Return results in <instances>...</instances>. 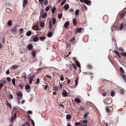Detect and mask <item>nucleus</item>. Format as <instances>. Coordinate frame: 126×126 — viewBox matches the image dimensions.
<instances>
[{
  "mask_svg": "<svg viewBox=\"0 0 126 126\" xmlns=\"http://www.w3.org/2000/svg\"><path fill=\"white\" fill-rule=\"evenodd\" d=\"M80 1L81 2L85 3L87 4L90 5L91 4V1L90 0H80Z\"/></svg>",
  "mask_w": 126,
  "mask_h": 126,
  "instance_id": "nucleus-1",
  "label": "nucleus"
},
{
  "mask_svg": "<svg viewBox=\"0 0 126 126\" xmlns=\"http://www.w3.org/2000/svg\"><path fill=\"white\" fill-rule=\"evenodd\" d=\"M28 0H23V7L25 8L26 5L28 4Z\"/></svg>",
  "mask_w": 126,
  "mask_h": 126,
  "instance_id": "nucleus-2",
  "label": "nucleus"
},
{
  "mask_svg": "<svg viewBox=\"0 0 126 126\" xmlns=\"http://www.w3.org/2000/svg\"><path fill=\"white\" fill-rule=\"evenodd\" d=\"M62 94L63 97L67 96V92L65 90H63L62 93Z\"/></svg>",
  "mask_w": 126,
  "mask_h": 126,
  "instance_id": "nucleus-3",
  "label": "nucleus"
},
{
  "mask_svg": "<svg viewBox=\"0 0 126 126\" xmlns=\"http://www.w3.org/2000/svg\"><path fill=\"white\" fill-rule=\"evenodd\" d=\"M109 108H110V109H109L107 107H106V111L108 112H109L111 111V110H112V108L111 107H109Z\"/></svg>",
  "mask_w": 126,
  "mask_h": 126,
  "instance_id": "nucleus-4",
  "label": "nucleus"
},
{
  "mask_svg": "<svg viewBox=\"0 0 126 126\" xmlns=\"http://www.w3.org/2000/svg\"><path fill=\"white\" fill-rule=\"evenodd\" d=\"M112 102V101L111 99H110L108 100H107L105 104H110Z\"/></svg>",
  "mask_w": 126,
  "mask_h": 126,
  "instance_id": "nucleus-5",
  "label": "nucleus"
},
{
  "mask_svg": "<svg viewBox=\"0 0 126 126\" xmlns=\"http://www.w3.org/2000/svg\"><path fill=\"white\" fill-rule=\"evenodd\" d=\"M17 30V26L15 27L14 28L11 30V32H16Z\"/></svg>",
  "mask_w": 126,
  "mask_h": 126,
  "instance_id": "nucleus-6",
  "label": "nucleus"
},
{
  "mask_svg": "<svg viewBox=\"0 0 126 126\" xmlns=\"http://www.w3.org/2000/svg\"><path fill=\"white\" fill-rule=\"evenodd\" d=\"M38 38L37 37H35L33 38V41L34 42H36L38 41Z\"/></svg>",
  "mask_w": 126,
  "mask_h": 126,
  "instance_id": "nucleus-7",
  "label": "nucleus"
},
{
  "mask_svg": "<svg viewBox=\"0 0 126 126\" xmlns=\"http://www.w3.org/2000/svg\"><path fill=\"white\" fill-rule=\"evenodd\" d=\"M32 33V32L30 31H27L26 33V34L28 36H30Z\"/></svg>",
  "mask_w": 126,
  "mask_h": 126,
  "instance_id": "nucleus-8",
  "label": "nucleus"
},
{
  "mask_svg": "<svg viewBox=\"0 0 126 126\" xmlns=\"http://www.w3.org/2000/svg\"><path fill=\"white\" fill-rule=\"evenodd\" d=\"M36 53V51L34 50H32V55L34 57H35Z\"/></svg>",
  "mask_w": 126,
  "mask_h": 126,
  "instance_id": "nucleus-9",
  "label": "nucleus"
},
{
  "mask_svg": "<svg viewBox=\"0 0 126 126\" xmlns=\"http://www.w3.org/2000/svg\"><path fill=\"white\" fill-rule=\"evenodd\" d=\"M89 113L88 112H87L84 114L83 115V117L84 119L86 118L88 115H89Z\"/></svg>",
  "mask_w": 126,
  "mask_h": 126,
  "instance_id": "nucleus-10",
  "label": "nucleus"
},
{
  "mask_svg": "<svg viewBox=\"0 0 126 126\" xmlns=\"http://www.w3.org/2000/svg\"><path fill=\"white\" fill-rule=\"evenodd\" d=\"M126 12L125 11L123 13L121 14V19H122L124 18L126 14Z\"/></svg>",
  "mask_w": 126,
  "mask_h": 126,
  "instance_id": "nucleus-11",
  "label": "nucleus"
},
{
  "mask_svg": "<svg viewBox=\"0 0 126 126\" xmlns=\"http://www.w3.org/2000/svg\"><path fill=\"white\" fill-rule=\"evenodd\" d=\"M114 52H115V54L117 55L119 58H120L121 57L120 54L116 50L114 51Z\"/></svg>",
  "mask_w": 126,
  "mask_h": 126,
  "instance_id": "nucleus-12",
  "label": "nucleus"
},
{
  "mask_svg": "<svg viewBox=\"0 0 126 126\" xmlns=\"http://www.w3.org/2000/svg\"><path fill=\"white\" fill-rule=\"evenodd\" d=\"M69 25V22L68 21H67L64 24V27L65 28L66 27H67Z\"/></svg>",
  "mask_w": 126,
  "mask_h": 126,
  "instance_id": "nucleus-13",
  "label": "nucleus"
},
{
  "mask_svg": "<svg viewBox=\"0 0 126 126\" xmlns=\"http://www.w3.org/2000/svg\"><path fill=\"white\" fill-rule=\"evenodd\" d=\"M120 93L122 94H124V89H122L120 90L119 91Z\"/></svg>",
  "mask_w": 126,
  "mask_h": 126,
  "instance_id": "nucleus-14",
  "label": "nucleus"
},
{
  "mask_svg": "<svg viewBox=\"0 0 126 126\" xmlns=\"http://www.w3.org/2000/svg\"><path fill=\"white\" fill-rule=\"evenodd\" d=\"M32 46L31 44H29L28 46V48L29 50L31 49L32 48Z\"/></svg>",
  "mask_w": 126,
  "mask_h": 126,
  "instance_id": "nucleus-15",
  "label": "nucleus"
},
{
  "mask_svg": "<svg viewBox=\"0 0 126 126\" xmlns=\"http://www.w3.org/2000/svg\"><path fill=\"white\" fill-rule=\"evenodd\" d=\"M40 26L41 27H43L45 26V23L42 22H40Z\"/></svg>",
  "mask_w": 126,
  "mask_h": 126,
  "instance_id": "nucleus-16",
  "label": "nucleus"
},
{
  "mask_svg": "<svg viewBox=\"0 0 126 126\" xmlns=\"http://www.w3.org/2000/svg\"><path fill=\"white\" fill-rule=\"evenodd\" d=\"M17 95L18 97H20L22 95L21 92H18L17 93Z\"/></svg>",
  "mask_w": 126,
  "mask_h": 126,
  "instance_id": "nucleus-17",
  "label": "nucleus"
},
{
  "mask_svg": "<svg viewBox=\"0 0 126 126\" xmlns=\"http://www.w3.org/2000/svg\"><path fill=\"white\" fill-rule=\"evenodd\" d=\"M6 104L10 108H12V106L10 103H8V102L6 101Z\"/></svg>",
  "mask_w": 126,
  "mask_h": 126,
  "instance_id": "nucleus-18",
  "label": "nucleus"
},
{
  "mask_svg": "<svg viewBox=\"0 0 126 126\" xmlns=\"http://www.w3.org/2000/svg\"><path fill=\"white\" fill-rule=\"evenodd\" d=\"M47 15V14L46 13H45L44 14L42 15V17L43 18H45Z\"/></svg>",
  "mask_w": 126,
  "mask_h": 126,
  "instance_id": "nucleus-19",
  "label": "nucleus"
},
{
  "mask_svg": "<svg viewBox=\"0 0 126 126\" xmlns=\"http://www.w3.org/2000/svg\"><path fill=\"white\" fill-rule=\"evenodd\" d=\"M69 8V5L68 4L65 5L64 6V9L66 10H67Z\"/></svg>",
  "mask_w": 126,
  "mask_h": 126,
  "instance_id": "nucleus-20",
  "label": "nucleus"
},
{
  "mask_svg": "<svg viewBox=\"0 0 126 126\" xmlns=\"http://www.w3.org/2000/svg\"><path fill=\"white\" fill-rule=\"evenodd\" d=\"M75 62L76 64L77 65V66L79 68L80 67V64L79 62H77L76 61H75Z\"/></svg>",
  "mask_w": 126,
  "mask_h": 126,
  "instance_id": "nucleus-21",
  "label": "nucleus"
},
{
  "mask_svg": "<svg viewBox=\"0 0 126 126\" xmlns=\"http://www.w3.org/2000/svg\"><path fill=\"white\" fill-rule=\"evenodd\" d=\"M46 38L45 36L41 37L39 38L40 40L42 41H43Z\"/></svg>",
  "mask_w": 126,
  "mask_h": 126,
  "instance_id": "nucleus-22",
  "label": "nucleus"
},
{
  "mask_svg": "<svg viewBox=\"0 0 126 126\" xmlns=\"http://www.w3.org/2000/svg\"><path fill=\"white\" fill-rule=\"evenodd\" d=\"M18 67V66L17 65H13L11 67L12 68L14 69L17 68Z\"/></svg>",
  "mask_w": 126,
  "mask_h": 126,
  "instance_id": "nucleus-23",
  "label": "nucleus"
},
{
  "mask_svg": "<svg viewBox=\"0 0 126 126\" xmlns=\"http://www.w3.org/2000/svg\"><path fill=\"white\" fill-rule=\"evenodd\" d=\"M12 25V21L11 20L9 21L8 22V25L9 26H11Z\"/></svg>",
  "mask_w": 126,
  "mask_h": 126,
  "instance_id": "nucleus-24",
  "label": "nucleus"
},
{
  "mask_svg": "<svg viewBox=\"0 0 126 126\" xmlns=\"http://www.w3.org/2000/svg\"><path fill=\"white\" fill-rule=\"evenodd\" d=\"M120 71L122 72V73H125V71H124L123 69V68L122 67H120Z\"/></svg>",
  "mask_w": 126,
  "mask_h": 126,
  "instance_id": "nucleus-25",
  "label": "nucleus"
},
{
  "mask_svg": "<svg viewBox=\"0 0 126 126\" xmlns=\"http://www.w3.org/2000/svg\"><path fill=\"white\" fill-rule=\"evenodd\" d=\"M22 77H23L25 79L26 78V73L25 72H24L22 74Z\"/></svg>",
  "mask_w": 126,
  "mask_h": 126,
  "instance_id": "nucleus-26",
  "label": "nucleus"
},
{
  "mask_svg": "<svg viewBox=\"0 0 126 126\" xmlns=\"http://www.w3.org/2000/svg\"><path fill=\"white\" fill-rule=\"evenodd\" d=\"M123 24L122 23H121V24H120V27L119 28V29L120 30H122L123 29Z\"/></svg>",
  "mask_w": 126,
  "mask_h": 126,
  "instance_id": "nucleus-27",
  "label": "nucleus"
},
{
  "mask_svg": "<svg viewBox=\"0 0 126 126\" xmlns=\"http://www.w3.org/2000/svg\"><path fill=\"white\" fill-rule=\"evenodd\" d=\"M75 102L77 103H79L80 102V101L79 100L78 98H75Z\"/></svg>",
  "mask_w": 126,
  "mask_h": 126,
  "instance_id": "nucleus-28",
  "label": "nucleus"
},
{
  "mask_svg": "<svg viewBox=\"0 0 126 126\" xmlns=\"http://www.w3.org/2000/svg\"><path fill=\"white\" fill-rule=\"evenodd\" d=\"M79 10L77 9L75 11V14L76 16H78L79 15Z\"/></svg>",
  "mask_w": 126,
  "mask_h": 126,
  "instance_id": "nucleus-29",
  "label": "nucleus"
},
{
  "mask_svg": "<svg viewBox=\"0 0 126 126\" xmlns=\"http://www.w3.org/2000/svg\"><path fill=\"white\" fill-rule=\"evenodd\" d=\"M47 36L48 37H50L52 36V33L51 32H49Z\"/></svg>",
  "mask_w": 126,
  "mask_h": 126,
  "instance_id": "nucleus-30",
  "label": "nucleus"
},
{
  "mask_svg": "<svg viewBox=\"0 0 126 126\" xmlns=\"http://www.w3.org/2000/svg\"><path fill=\"white\" fill-rule=\"evenodd\" d=\"M49 26L50 28L52 29V28L51 22L50 21H49Z\"/></svg>",
  "mask_w": 126,
  "mask_h": 126,
  "instance_id": "nucleus-31",
  "label": "nucleus"
},
{
  "mask_svg": "<svg viewBox=\"0 0 126 126\" xmlns=\"http://www.w3.org/2000/svg\"><path fill=\"white\" fill-rule=\"evenodd\" d=\"M56 10V8L54 7H53L52 9V10H51L52 13H54L55 12V11Z\"/></svg>",
  "mask_w": 126,
  "mask_h": 126,
  "instance_id": "nucleus-32",
  "label": "nucleus"
},
{
  "mask_svg": "<svg viewBox=\"0 0 126 126\" xmlns=\"http://www.w3.org/2000/svg\"><path fill=\"white\" fill-rule=\"evenodd\" d=\"M30 124L29 123H25L22 126H29Z\"/></svg>",
  "mask_w": 126,
  "mask_h": 126,
  "instance_id": "nucleus-33",
  "label": "nucleus"
},
{
  "mask_svg": "<svg viewBox=\"0 0 126 126\" xmlns=\"http://www.w3.org/2000/svg\"><path fill=\"white\" fill-rule=\"evenodd\" d=\"M52 23L53 24H55L56 22V20L55 18H53L52 19Z\"/></svg>",
  "mask_w": 126,
  "mask_h": 126,
  "instance_id": "nucleus-34",
  "label": "nucleus"
},
{
  "mask_svg": "<svg viewBox=\"0 0 126 126\" xmlns=\"http://www.w3.org/2000/svg\"><path fill=\"white\" fill-rule=\"evenodd\" d=\"M71 118V116L70 115L68 114L66 116V118L67 119H70Z\"/></svg>",
  "mask_w": 126,
  "mask_h": 126,
  "instance_id": "nucleus-35",
  "label": "nucleus"
},
{
  "mask_svg": "<svg viewBox=\"0 0 126 126\" xmlns=\"http://www.w3.org/2000/svg\"><path fill=\"white\" fill-rule=\"evenodd\" d=\"M29 84H31L33 79H32V78H31L30 77L29 78Z\"/></svg>",
  "mask_w": 126,
  "mask_h": 126,
  "instance_id": "nucleus-36",
  "label": "nucleus"
},
{
  "mask_svg": "<svg viewBox=\"0 0 126 126\" xmlns=\"http://www.w3.org/2000/svg\"><path fill=\"white\" fill-rule=\"evenodd\" d=\"M8 98L10 99H12L13 98V96L11 94H10L8 95Z\"/></svg>",
  "mask_w": 126,
  "mask_h": 126,
  "instance_id": "nucleus-37",
  "label": "nucleus"
},
{
  "mask_svg": "<svg viewBox=\"0 0 126 126\" xmlns=\"http://www.w3.org/2000/svg\"><path fill=\"white\" fill-rule=\"evenodd\" d=\"M73 22L74 25H76V20L75 19H74L73 20Z\"/></svg>",
  "mask_w": 126,
  "mask_h": 126,
  "instance_id": "nucleus-38",
  "label": "nucleus"
},
{
  "mask_svg": "<svg viewBox=\"0 0 126 126\" xmlns=\"http://www.w3.org/2000/svg\"><path fill=\"white\" fill-rule=\"evenodd\" d=\"M114 93H115L114 91H111L110 94L111 96L112 97L114 96Z\"/></svg>",
  "mask_w": 126,
  "mask_h": 126,
  "instance_id": "nucleus-39",
  "label": "nucleus"
},
{
  "mask_svg": "<svg viewBox=\"0 0 126 126\" xmlns=\"http://www.w3.org/2000/svg\"><path fill=\"white\" fill-rule=\"evenodd\" d=\"M121 54L123 56L126 57V52L121 53Z\"/></svg>",
  "mask_w": 126,
  "mask_h": 126,
  "instance_id": "nucleus-40",
  "label": "nucleus"
},
{
  "mask_svg": "<svg viewBox=\"0 0 126 126\" xmlns=\"http://www.w3.org/2000/svg\"><path fill=\"white\" fill-rule=\"evenodd\" d=\"M82 29V28H78L77 29V31L78 32H80Z\"/></svg>",
  "mask_w": 126,
  "mask_h": 126,
  "instance_id": "nucleus-41",
  "label": "nucleus"
},
{
  "mask_svg": "<svg viewBox=\"0 0 126 126\" xmlns=\"http://www.w3.org/2000/svg\"><path fill=\"white\" fill-rule=\"evenodd\" d=\"M48 3V1L47 0H45L44 2V4L45 5H47Z\"/></svg>",
  "mask_w": 126,
  "mask_h": 126,
  "instance_id": "nucleus-42",
  "label": "nucleus"
},
{
  "mask_svg": "<svg viewBox=\"0 0 126 126\" xmlns=\"http://www.w3.org/2000/svg\"><path fill=\"white\" fill-rule=\"evenodd\" d=\"M30 86L28 85H26L25 87V89H30Z\"/></svg>",
  "mask_w": 126,
  "mask_h": 126,
  "instance_id": "nucleus-43",
  "label": "nucleus"
},
{
  "mask_svg": "<svg viewBox=\"0 0 126 126\" xmlns=\"http://www.w3.org/2000/svg\"><path fill=\"white\" fill-rule=\"evenodd\" d=\"M61 77L60 78V79L61 81H63L64 80V77L63 75L62 74L61 75Z\"/></svg>",
  "mask_w": 126,
  "mask_h": 126,
  "instance_id": "nucleus-44",
  "label": "nucleus"
},
{
  "mask_svg": "<svg viewBox=\"0 0 126 126\" xmlns=\"http://www.w3.org/2000/svg\"><path fill=\"white\" fill-rule=\"evenodd\" d=\"M80 125V124L78 122H76L75 123V126H78Z\"/></svg>",
  "mask_w": 126,
  "mask_h": 126,
  "instance_id": "nucleus-45",
  "label": "nucleus"
},
{
  "mask_svg": "<svg viewBox=\"0 0 126 126\" xmlns=\"http://www.w3.org/2000/svg\"><path fill=\"white\" fill-rule=\"evenodd\" d=\"M19 33L21 34L23 30V28L20 29H19Z\"/></svg>",
  "mask_w": 126,
  "mask_h": 126,
  "instance_id": "nucleus-46",
  "label": "nucleus"
},
{
  "mask_svg": "<svg viewBox=\"0 0 126 126\" xmlns=\"http://www.w3.org/2000/svg\"><path fill=\"white\" fill-rule=\"evenodd\" d=\"M62 14H59L58 15V18L59 19H61L62 17Z\"/></svg>",
  "mask_w": 126,
  "mask_h": 126,
  "instance_id": "nucleus-47",
  "label": "nucleus"
},
{
  "mask_svg": "<svg viewBox=\"0 0 126 126\" xmlns=\"http://www.w3.org/2000/svg\"><path fill=\"white\" fill-rule=\"evenodd\" d=\"M12 82L14 85H15V79H13L12 80Z\"/></svg>",
  "mask_w": 126,
  "mask_h": 126,
  "instance_id": "nucleus-48",
  "label": "nucleus"
},
{
  "mask_svg": "<svg viewBox=\"0 0 126 126\" xmlns=\"http://www.w3.org/2000/svg\"><path fill=\"white\" fill-rule=\"evenodd\" d=\"M66 0H63L62 2L61 3V5H63L65 2Z\"/></svg>",
  "mask_w": 126,
  "mask_h": 126,
  "instance_id": "nucleus-49",
  "label": "nucleus"
},
{
  "mask_svg": "<svg viewBox=\"0 0 126 126\" xmlns=\"http://www.w3.org/2000/svg\"><path fill=\"white\" fill-rule=\"evenodd\" d=\"M7 79V81H11V78H10L9 77H7L6 78Z\"/></svg>",
  "mask_w": 126,
  "mask_h": 126,
  "instance_id": "nucleus-50",
  "label": "nucleus"
},
{
  "mask_svg": "<svg viewBox=\"0 0 126 126\" xmlns=\"http://www.w3.org/2000/svg\"><path fill=\"white\" fill-rule=\"evenodd\" d=\"M82 122L83 123L85 124H87V121L86 120H83L82 121Z\"/></svg>",
  "mask_w": 126,
  "mask_h": 126,
  "instance_id": "nucleus-51",
  "label": "nucleus"
},
{
  "mask_svg": "<svg viewBox=\"0 0 126 126\" xmlns=\"http://www.w3.org/2000/svg\"><path fill=\"white\" fill-rule=\"evenodd\" d=\"M39 82V78H38L37 79V80L36 82L35 83L36 84H37Z\"/></svg>",
  "mask_w": 126,
  "mask_h": 126,
  "instance_id": "nucleus-52",
  "label": "nucleus"
},
{
  "mask_svg": "<svg viewBox=\"0 0 126 126\" xmlns=\"http://www.w3.org/2000/svg\"><path fill=\"white\" fill-rule=\"evenodd\" d=\"M49 9V7L48 6H47L46 7L45 10L46 11H48Z\"/></svg>",
  "mask_w": 126,
  "mask_h": 126,
  "instance_id": "nucleus-53",
  "label": "nucleus"
},
{
  "mask_svg": "<svg viewBox=\"0 0 126 126\" xmlns=\"http://www.w3.org/2000/svg\"><path fill=\"white\" fill-rule=\"evenodd\" d=\"M3 83H1L0 84V89L3 86Z\"/></svg>",
  "mask_w": 126,
  "mask_h": 126,
  "instance_id": "nucleus-54",
  "label": "nucleus"
},
{
  "mask_svg": "<svg viewBox=\"0 0 126 126\" xmlns=\"http://www.w3.org/2000/svg\"><path fill=\"white\" fill-rule=\"evenodd\" d=\"M119 49L121 51H124V49L122 47L119 48Z\"/></svg>",
  "mask_w": 126,
  "mask_h": 126,
  "instance_id": "nucleus-55",
  "label": "nucleus"
},
{
  "mask_svg": "<svg viewBox=\"0 0 126 126\" xmlns=\"http://www.w3.org/2000/svg\"><path fill=\"white\" fill-rule=\"evenodd\" d=\"M69 11L70 12H72L73 11V9L72 8H70L69 9Z\"/></svg>",
  "mask_w": 126,
  "mask_h": 126,
  "instance_id": "nucleus-56",
  "label": "nucleus"
},
{
  "mask_svg": "<svg viewBox=\"0 0 126 126\" xmlns=\"http://www.w3.org/2000/svg\"><path fill=\"white\" fill-rule=\"evenodd\" d=\"M78 79H77L75 81V85H77L78 83Z\"/></svg>",
  "mask_w": 126,
  "mask_h": 126,
  "instance_id": "nucleus-57",
  "label": "nucleus"
},
{
  "mask_svg": "<svg viewBox=\"0 0 126 126\" xmlns=\"http://www.w3.org/2000/svg\"><path fill=\"white\" fill-rule=\"evenodd\" d=\"M31 122H32V125H33V126H34V123L32 119H31Z\"/></svg>",
  "mask_w": 126,
  "mask_h": 126,
  "instance_id": "nucleus-58",
  "label": "nucleus"
},
{
  "mask_svg": "<svg viewBox=\"0 0 126 126\" xmlns=\"http://www.w3.org/2000/svg\"><path fill=\"white\" fill-rule=\"evenodd\" d=\"M122 78L124 79H125L126 78V76L125 75H124L122 76Z\"/></svg>",
  "mask_w": 126,
  "mask_h": 126,
  "instance_id": "nucleus-59",
  "label": "nucleus"
},
{
  "mask_svg": "<svg viewBox=\"0 0 126 126\" xmlns=\"http://www.w3.org/2000/svg\"><path fill=\"white\" fill-rule=\"evenodd\" d=\"M54 90L55 91H57L58 89V88L57 87H54Z\"/></svg>",
  "mask_w": 126,
  "mask_h": 126,
  "instance_id": "nucleus-60",
  "label": "nucleus"
},
{
  "mask_svg": "<svg viewBox=\"0 0 126 126\" xmlns=\"http://www.w3.org/2000/svg\"><path fill=\"white\" fill-rule=\"evenodd\" d=\"M75 40V38H72V39L70 41L71 42H72V41H74Z\"/></svg>",
  "mask_w": 126,
  "mask_h": 126,
  "instance_id": "nucleus-61",
  "label": "nucleus"
},
{
  "mask_svg": "<svg viewBox=\"0 0 126 126\" xmlns=\"http://www.w3.org/2000/svg\"><path fill=\"white\" fill-rule=\"evenodd\" d=\"M10 73L9 71V70H7L6 72V73L7 74H8Z\"/></svg>",
  "mask_w": 126,
  "mask_h": 126,
  "instance_id": "nucleus-62",
  "label": "nucleus"
},
{
  "mask_svg": "<svg viewBox=\"0 0 126 126\" xmlns=\"http://www.w3.org/2000/svg\"><path fill=\"white\" fill-rule=\"evenodd\" d=\"M16 118V117H12V118H11V121H13Z\"/></svg>",
  "mask_w": 126,
  "mask_h": 126,
  "instance_id": "nucleus-63",
  "label": "nucleus"
},
{
  "mask_svg": "<svg viewBox=\"0 0 126 126\" xmlns=\"http://www.w3.org/2000/svg\"><path fill=\"white\" fill-rule=\"evenodd\" d=\"M27 112L28 113H30V114H32V112L31 111L29 110H28L27 111Z\"/></svg>",
  "mask_w": 126,
  "mask_h": 126,
  "instance_id": "nucleus-64",
  "label": "nucleus"
}]
</instances>
